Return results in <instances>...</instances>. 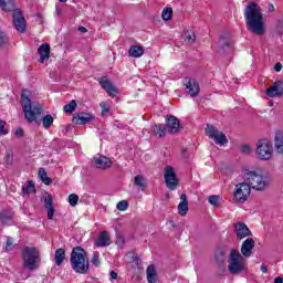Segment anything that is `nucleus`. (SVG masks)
Returning a JSON list of instances; mask_svg holds the SVG:
<instances>
[{"label": "nucleus", "instance_id": "obj_10", "mask_svg": "<svg viewBox=\"0 0 283 283\" xmlns=\"http://www.w3.org/2000/svg\"><path fill=\"white\" fill-rule=\"evenodd\" d=\"M164 180L166 182L167 189L169 191H176L178 189V177L176 176V171L174 167L166 166L164 169Z\"/></svg>", "mask_w": 283, "mask_h": 283}, {"label": "nucleus", "instance_id": "obj_18", "mask_svg": "<svg viewBox=\"0 0 283 283\" xmlns=\"http://www.w3.org/2000/svg\"><path fill=\"white\" fill-rule=\"evenodd\" d=\"M109 244H112V238L107 231L101 232L94 243V245L98 248L109 247Z\"/></svg>", "mask_w": 283, "mask_h": 283}, {"label": "nucleus", "instance_id": "obj_35", "mask_svg": "<svg viewBox=\"0 0 283 283\" xmlns=\"http://www.w3.org/2000/svg\"><path fill=\"white\" fill-rule=\"evenodd\" d=\"M174 17V10L171 8H166L161 12V19L164 21H171V18Z\"/></svg>", "mask_w": 283, "mask_h": 283}, {"label": "nucleus", "instance_id": "obj_45", "mask_svg": "<svg viewBox=\"0 0 283 283\" xmlns=\"http://www.w3.org/2000/svg\"><path fill=\"white\" fill-rule=\"evenodd\" d=\"M99 107H102V113H103V114H108V112H109V104H107V103H105V102H102V103L99 104Z\"/></svg>", "mask_w": 283, "mask_h": 283}, {"label": "nucleus", "instance_id": "obj_22", "mask_svg": "<svg viewBox=\"0 0 283 283\" xmlns=\"http://www.w3.org/2000/svg\"><path fill=\"white\" fill-rule=\"evenodd\" d=\"M214 49L217 52H231V40L221 38Z\"/></svg>", "mask_w": 283, "mask_h": 283}, {"label": "nucleus", "instance_id": "obj_58", "mask_svg": "<svg viewBox=\"0 0 283 283\" xmlns=\"http://www.w3.org/2000/svg\"><path fill=\"white\" fill-rule=\"evenodd\" d=\"M270 105H271V106H273V103H272V102H270Z\"/></svg>", "mask_w": 283, "mask_h": 283}, {"label": "nucleus", "instance_id": "obj_51", "mask_svg": "<svg viewBox=\"0 0 283 283\" xmlns=\"http://www.w3.org/2000/svg\"><path fill=\"white\" fill-rule=\"evenodd\" d=\"M118 279V273H116L115 271L111 272V280H117Z\"/></svg>", "mask_w": 283, "mask_h": 283}, {"label": "nucleus", "instance_id": "obj_41", "mask_svg": "<svg viewBox=\"0 0 283 283\" xmlns=\"http://www.w3.org/2000/svg\"><path fill=\"white\" fill-rule=\"evenodd\" d=\"M116 207H117L118 211H127L129 203L127 202V200H122L117 203Z\"/></svg>", "mask_w": 283, "mask_h": 283}, {"label": "nucleus", "instance_id": "obj_52", "mask_svg": "<svg viewBox=\"0 0 283 283\" xmlns=\"http://www.w3.org/2000/svg\"><path fill=\"white\" fill-rule=\"evenodd\" d=\"M261 271H262V273H269V269L264 264L261 265Z\"/></svg>", "mask_w": 283, "mask_h": 283}, {"label": "nucleus", "instance_id": "obj_7", "mask_svg": "<svg viewBox=\"0 0 283 283\" xmlns=\"http://www.w3.org/2000/svg\"><path fill=\"white\" fill-rule=\"evenodd\" d=\"M228 271L231 275H240L247 271V259L238 250H231L228 259Z\"/></svg>", "mask_w": 283, "mask_h": 283}, {"label": "nucleus", "instance_id": "obj_21", "mask_svg": "<svg viewBox=\"0 0 283 283\" xmlns=\"http://www.w3.org/2000/svg\"><path fill=\"white\" fill-rule=\"evenodd\" d=\"M99 85H102L103 90H105L108 96H112L113 98L118 94V90L114 85H112V82H109L108 80H99Z\"/></svg>", "mask_w": 283, "mask_h": 283}, {"label": "nucleus", "instance_id": "obj_31", "mask_svg": "<svg viewBox=\"0 0 283 283\" xmlns=\"http://www.w3.org/2000/svg\"><path fill=\"white\" fill-rule=\"evenodd\" d=\"M182 39H184L185 43H195L196 42V33H193V31H191V30H186L182 33Z\"/></svg>", "mask_w": 283, "mask_h": 283}, {"label": "nucleus", "instance_id": "obj_44", "mask_svg": "<svg viewBox=\"0 0 283 283\" xmlns=\"http://www.w3.org/2000/svg\"><path fill=\"white\" fill-rule=\"evenodd\" d=\"M276 34H283V18L277 21Z\"/></svg>", "mask_w": 283, "mask_h": 283}, {"label": "nucleus", "instance_id": "obj_4", "mask_svg": "<svg viewBox=\"0 0 283 283\" xmlns=\"http://www.w3.org/2000/svg\"><path fill=\"white\" fill-rule=\"evenodd\" d=\"M71 266L75 273L85 274L90 271V260L87 253L81 247H76L71 252Z\"/></svg>", "mask_w": 283, "mask_h": 283}, {"label": "nucleus", "instance_id": "obj_57", "mask_svg": "<svg viewBox=\"0 0 283 283\" xmlns=\"http://www.w3.org/2000/svg\"><path fill=\"white\" fill-rule=\"evenodd\" d=\"M119 242H123V238L119 237Z\"/></svg>", "mask_w": 283, "mask_h": 283}, {"label": "nucleus", "instance_id": "obj_29", "mask_svg": "<svg viewBox=\"0 0 283 283\" xmlns=\"http://www.w3.org/2000/svg\"><path fill=\"white\" fill-rule=\"evenodd\" d=\"M128 54H129V56H133L134 59H140V56H143V54H145V49H143V46L133 45L128 50Z\"/></svg>", "mask_w": 283, "mask_h": 283}, {"label": "nucleus", "instance_id": "obj_36", "mask_svg": "<svg viewBox=\"0 0 283 283\" xmlns=\"http://www.w3.org/2000/svg\"><path fill=\"white\" fill-rule=\"evenodd\" d=\"M76 109V101H71L64 106L65 114H72Z\"/></svg>", "mask_w": 283, "mask_h": 283}, {"label": "nucleus", "instance_id": "obj_17", "mask_svg": "<svg viewBox=\"0 0 283 283\" xmlns=\"http://www.w3.org/2000/svg\"><path fill=\"white\" fill-rule=\"evenodd\" d=\"M166 125L169 134H178V129H180V120L176 116L168 115L166 117Z\"/></svg>", "mask_w": 283, "mask_h": 283}, {"label": "nucleus", "instance_id": "obj_30", "mask_svg": "<svg viewBox=\"0 0 283 283\" xmlns=\"http://www.w3.org/2000/svg\"><path fill=\"white\" fill-rule=\"evenodd\" d=\"M65 261V249L60 248L55 250V264L56 266H61L63 262Z\"/></svg>", "mask_w": 283, "mask_h": 283}, {"label": "nucleus", "instance_id": "obj_2", "mask_svg": "<svg viewBox=\"0 0 283 283\" xmlns=\"http://www.w3.org/2000/svg\"><path fill=\"white\" fill-rule=\"evenodd\" d=\"M244 19L247 24V30L252 34H256L258 36H262L266 29L264 28V15L262 14V10L260 7L250 2L244 10Z\"/></svg>", "mask_w": 283, "mask_h": 283}, {"label": "nucleus", "instance_id": "obj_13", "mask_svg": "<svg viewBox=\"0 0 283 283\" xmlns=\"http://www.w3.org/2000/svg\"><path fill=\"white\" fill-rule=\"evenodd\" d=\"M185 85L187 94H189V96L196 97L200 93V84H198L196 80L187 77L185 80Z\"/></svg>", "mask_w": 283, "mask_h": 283}, {"label": "nucleus", "instance_id": "obj_19", "mask_svg": "<svg viewBox=\"0 0 283 283\" xmlns=\"http://www.w3.org/2000/svg\"><path fill=\"white\" fill-rule=\"evenodd\" d=\"M92 120H94V116L88 113H78L73 117L75 125H87V123H92Z\"/></svg>", "mask_w": 283, "mask_h": 283}, {"label": "nucleus", "instance_id": "obj_53", "mask_svg": "<svg viewBox=\"0 0 283 283\" xmlns=\"http://www.w3.org/2000/svg\"><path fill=\"white\" fill-rule=\"evenodd\" d=\"M274 283H283V277L282 276L275 277Z\"/></svg>", "mask_w": 283, "mask_h": 283}, {"label": "nucleus", "instance_id": "obj_48", "mask_svg": "<svg viewBox=\"0 0 283 283\" xmlns=\"http://www.w3.org/2000/svg\"><path fill=\"white\" fill-rule=\"evenodd\" d=\"M11 247H12V239H8V240H7L6 250H7V251H10Z\"/></svg>", "mask_w": 283, "mask_h": 283}, {"label": "nucleus", "instance_id": "obj_55", "mask_svg": "<svg viewBox=\"0 0 283 283\" xmlns=\"http://www.w3.org/2000/svg\"><path fill=\"white\" fill-rule=\"evenodd\" d=\"M275 10V7H273V4L269 6V12H273Z\"/></svg>", "mask_w": 283, "mask_h": 283}, {"label": "nucleus", "instance_id": "obj_50", "mask_svg": "<svg viewBox=\"0 0 283 283\" xmlns=\"http://www.w3.org/2000/svg\"><path fill=\"white\" fill-rule=\"evenodd\" d=\"M3 43H6V38L3 36V33H0V48H3Z\"/></svg>", "mask_w": 283, "mask_h": 283}, {"label": "nucleus", "instance_id": "obj_46", "mask_svg": "<svg viewBox=\"0 0 283 283\" xmlns=\"http://www.w3.org/2000/svg\"><path fill=\"white\" fill-rule=\"evenodd\" d=\"M241 151H242V154H245V155L251 154V146H249V145H243V146L241 147Z\"/></svg>", "mask_w": 283, "mask_h": 283}, {"label": "nucleus", "instance_id": "obj_32", "mask_svg": "<svg viewBox=\"0 0 283 283\" xmlns=\"http://www.w3.org/2000/svg\"><path fill=\"white\" fill-rule=\"evenodd\" d=\"M227 260V255L224 251L219 250L214 253V261L217 262L218 266H222Z\"/></svg>", "mask_w": 283, "mask_h": 283}, {"label": "nucleus", "instance_id": "obj_16", "mask_svg": "<svg viewBox=\"0 0 283 283\" xmlns=\"http://www.w3.org/2000/svg\"><path fill=\"white\" fill-rule=\"evenodd\" d=\"M234 231L238 240H244V238H249V235H251V230L244 222L234 223Z\"/></svg>", "mask_w": 283, "mask_h": 283}, {"label": "nucleus", "instance_id": "obj_26", "mask_svg": "<svg viewBox=\"0 0 283 283\" xmlns=\"http://www.w3.org/2000/svg\"><path fill=\"white\" fill-rule=\"evenodd\" d=\"M274 147L277 154H283V133L282 130H277L274 137Z\"/></svg>", "mask_w": 283, "mask_h": 283}, {"label": "nucleus", "instance_id": "obj_38", "mask_svg": "<svg viewBox=\"0 0 283 283\" xmlns=\"http://www.w3.org/2000/svg\"><path fill=\"white\" fill-rule=\"evenodd\" d=\"M4 160L7 165H12V160H14V153L12 151V149H8L6 151Z\"/></svg>", "mask_w": 283, "mask_h": 283}, {"label": "nucleus", "instance_id": "obj_43", "mask_svg": "<svg viewBox=\"0 0 283 283\" xmlns=\"http://www.w3.org/2000/svg\"><path fill=\"white\" fill-rule=\"evenodd\" d=\"M8 135V130L6 129V122L0 119V136Z\"/></svg>", "mask_w": 283, "mask_h": 283}, {"label": "nucleus", "instance_id": "obj_42", "mask_svg": "<svg viewBox=\"0 0 283 283\" xmlns=\"http://www.w3.org/2000/svg\"><path fill=\"white\" fill-rule=\"evenodd\" d=\"M220 200V197L213 195L209 197V202L212 205V207H218V202Z\"/></svg>", "mask_w": 283, "mask_h": 283}, {"label": "nucleus", "instance_id": "obj_54", "mask_svg": "<svg viewBox=\"0 0 283 283\" xmlns=\"http://www.w3.org/2000/svg\"><path fill=\"white\" fill-rule=\"evenodd\" d=\"M78 32L85 33L87 32V29L85 27H80Z\"/></svg>", "mask_w": 283, "mask_h": 283}, {"label": "nucleus", "instance_id": "obj_47", "mask_svg": "<svg viewBox=\"0 0 283 283\" xmlns=\"http://www.w3.org/2000/svg\"><path fill=\"white\" fill-rule=\"evenodd\" d=\"M15 136H18V138H23V129L18 128V129L15 130Z\"/></svg>", "mask_w": 283, "mask_h": 283}, {"label": "nucleus", "instance_id": "obj_12", "mask_svg": "<svg viewBox=\"0 0 283 283\" xmlns=\"http://www.w3.org/2000/svg\"><path fill=\"white\" fill-rule=\"evenodd\" d=\"M93 165L96 169L106 170L109 169L114 163H112L106 156L98 155L93 158Z\"/></svg>", "mask_w": 283, "mask_h": 283}, {"label": "nucleus", "instance_id": "obj_40", "mask_svg": "<svg viewBox=\"0 0 283 283\" xmlns=\"http://www.w3.org/2000/svg\"><path fill=\"white\" fill-rule=\"evenodd\" d=\"M69 203L71 205V207H76V205H78V195H76V193L70 195Z\"/></svg>", "mask_w": 283, "mask_h": 283}, {"label": "nucleus", "instance_id": "obj_14", "mask_svg": "<svg viewBox=\"0 0 283 283\" xmlns=\"http://www.w3.org/2000/svg\"><path fill=\"white\" fill-rule=\"evenodd\" d=\"M266 96L270 98H277L283 95V82L276 81L272 86L265 91Z\"/></svg>", "mask_w": 283, "mask_h": 283}, {"label": "nucleus", "instance_id": "obj_9", "mask_svg": "<svg viewBox=\"0 0 283 283\" xmlns=\"http://www.w3.org/2000/svg\"><path fill=\"white\" fill-rule=\"evenodd\" d=\"M206 134L207 136H209V138H212V140H214L216 145H220L221 147H224V145L229 143V139H227V135H224V133L220 132L212 125H207Z\"/></svg>", "mask_w": 283, "mask_h": 283}, {"label": "nucleus", "instance_id": "obj_24", "mask_svg": "<svg viewBox=\"0 0 283 283\" xmlns=\"http://www.w3.org/2000/svg\"><path fill=\"white\" fill-rule=\"evenodd\" d=\"M150 133L153 136H158V138H163L167 134V127L163 124H155L150 128Z\"/></svg>", "mask_w": 283, "mask_h": 283}, {"label": "nucleus", "instance_id": "obj_25", "mask_svg": "<svg viewBox=\"0 0 283 283\" xmlns=\"http://www.w3.org/2000/svg\"><path fill=\"white\" fill-rule=\"evenodd\" d=\"M40 54V63H45V60L50 59V44L44 43L38 49Z\"/></svg>", "mask_w": 283, "mask_h": 283}, {"label": "nucleus", "instance_id": "obj_39", "mask_svg": "<svg viewBox=\"0 0 283 283\" xmlns=\"http://www.w3.org/2000/svg\"><path fill=\"white\" fill-rule=\"evenodd\" d=\"M101 253L98 251L93 253V258H92V264H94V266H101Z\"/></svg>", "mask_w": 283, "mask_h": 283}, {"label": "nucleus", "instance_id": "obj_20", "mask_svg": "<svg viewBox=\"0 0 283 283\" xmlns=\"http://www.w3.org/2000/svg\"><path fill=\"white\" fill-rule=\"evenodd\" d=\"M44 207L48 210V219L53 220L54 218V205L52 203V195L45 193L43 196Z\"/></svg>", "mask_w": 283, "mask_h": 283}, {"label": "nucleus", "instance_id": "obj_49", "mask_svg": "<svg viewBox=\"0 0 283 283\" xmlns=\"http://www.w3.org/2000/svg\"><path fill=\"white\" fill-rule=\"evenodd\" d=\"M274 70H275V72H282V63H276L274 65Z\"/></svg>", "mask_w": 283, "mask_h": 283}, {"label": "nucleus", "instance_id": "obj_3", "mask_svg": "<svg viewBox=\"0 0 283 283\" xmlns=\"http://www.w3.org/2000/svg\"><path fill=\"white\" fill-rule=\"evenodd\" d=\"M242 174L244 182L254 191H264L271 185V177L269 176L260 175L249 169H243Z\"/></svg>", "mask_w": 283, "mask_h": 283}, {"label": "nucleus", "instance_id": "obj_34", "mask_svg": "<svg viewBox=\"0 0 283 283\" xmlns=\"http://www.w3.org/2000/svg\"><path fill=\"white\" fill-rule=\"evenodd\" d=\"M134 182H135L136 187H139L140 189H145V187H147L145 177L143 175L135 176Z\"/></svg>", "mask_w": 283, "mask_h": 283}, {"label": "nucleus", "instance_id": "obj_5", "mask_svg": "<svg viewBox=\"0 0 283 283\" xmlns=\"http://www.w3.org/2000/svg\"><path fill=\"white\" fill-rule=\"evenodd\" d=\"M0 8L3 12H13V24L18 32H25V18L19 9H14V1L12 0H0Z\"/></svg>", "mask_w": 283, "mask_h": 283}, {"label": "nucleus", "instance_id": "obj_23", "mask_svg": "<svg viewBox=\"0 0 283 283\" xmlns=\"http://www.w3.org/2000/svg\"><path fill=\"white\" fill-rule=\"evenodd\" d=\"M180 202L178 205V212L179 216H187V211H189V200H187V195L181 193L180 196Z\"/></svg>", "mask_w": 283, "mask_h": 283}, {"label": "nucleus", "instance_id": "obj_8", "mask_svg": "<svg viewBox=\"0 0 283 283\" xmlns=\"http://www.w3.org/2000/svg\"><path fill=\"white\" fill-rule=\"evenodd\" d=\"M256 158L259 160H269L273 158V145L269 139H261L256 144Z\"/></svg>", "mask_w": 283, "mask_h": 283}, {"label": "nucleus", "instance_id": "obj_27", "mask_svg": "<svg viewBox=\"0 0 283 283\" xmlns=\"http://www.w3.org/2000/svg\"><path fill=\"white\" fill-rule=\"evenodd\" d=\"M146 275H147L148 283L158 282V272L156 271V266L149 265L146 270Z\"/></svg>", "mask_w": 283, "mask_h": 283}, {"label": "nucleus", "instance_id": "obj_1", "mask_svg": "<svg viewBox=\"0 0 283 283\" xmlns=\"http://www.w3.org/2000/svg\"><path fill=\"white\" fill-rule=\"evenodd\" d=\"M21 105L27 122L35 123V125H41L42 122V125L45 129H50V127H52L54 117H52V115H45L41 118V114H43V104L39 102H32L25 92L21 94Z\"/></svg>", "mask_w": 283, "mask_h": 283}, {"label": "nucleus", "instance_id": "obj_56", "mask_svg": "<svg viewBox=\"0 0 283 283\" xmlns=\"http://www.w3.org/2000/svg\"><path fill=\"white\" fill-rule=\"evenodd\" d=\"M60 3H67V0H59Z\"/></svg>", "mask_w": 283, "mask_h": 283}, {"label": "nucleus", "instance_id": "obj_11", "mask_svg": "<svg viewBox=\"0 0 283 283\" xmlns=\"http://www.w3.org/2000/svg\"><path fill=\"white\" fill-rule=\"evenodd\" d=\"M251 196V186L247 181L240 182L235 186L234 200L237 202H247Z\"/></svg>", "mask_w": 283, "mask_h": 283}, {"label": "nucleus", "instance_id": "obj_33", "mask_svg": "<svg viewBox=\"0 0 283 283\" xmlns=\"http://www.w3.org/2000/svg\"><path fill=\"white\" fill-rule=\"evenodd\" d=\"M39 177L44 185H52V179L48 177V171H45V168L39 169Z\"/></svg>", "mask_w": 283, "mask_h": 283}, {"label": "nucleus", "instance_id": "obj_6", "mask_svg": "<svg viewBox=\"0 0 283 283\" xmlns=\"http://www.w3.org/2000/svg\"><path fill=\"white\" fill-rule=\"evenodd\" d=\"M23 268L29 271H35L41 265V252L34 247H24L22 249Z\"/></svg>", "mask_w": 283, "mask_h": 283}, {"label": "nucleus", "instance_id": "obj_28", "mask_svg": "<svg viewBox=\"0 0 283 283\" xmlns=\"http://www.w3.org/2000/svg\"><path fill=\"white\" fill-rule=\"evenodd\" d=\"M14 212L12 210H2L0 212V220L2 224H11Z\"/></svg>", "mask_w": 283, "mask_h": 283}, {"label": "nucleus", "instance_id": "obj_15", "mask_svg": "<svg viewBox=\"0 0 283 283\" xmlns=\"http://www.w3.org/2000/svg\"><path fill=\"white\" fill-rule=\"evenodd\" d=\"M253 249H255V241L252 238L245 239L241 245V255L243 258H251Z\"/></svg>", "mask_w": 283, "mask_h": 283}, {"label": "nucleus", "instance_id": "obj_37", "mask_svg": "<svg viewBox=\"0 0 283 283\" xmlns=\"http://www.w3.org/2000/svg\"><path fill=\"white\" fill-rule=\"evenodd\" d=\"M22 193H34V182L29 181L28 185L23 186Z\"/></svg>", "mask_w": 283, "mask_h": 283}]
</instances>
